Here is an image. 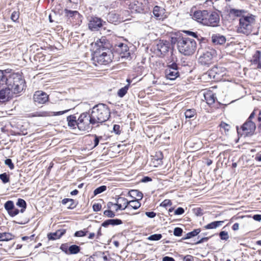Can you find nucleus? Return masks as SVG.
I'll use <instances>...</instances> for the list:
<instances>
[{"instance_id":"43","label":"nucleus","mask_w":261,"mask_h":261,"mask_svg":"<svg viewBox=\"0 0 261 261\" xmlns=\"http://www.w3.org/2000/svg\"><path fill=\"white\" fill-rule=\"evenodd\" d=\"M106 189H107V187L105 186H100V187L96 188L94 190V194L95 195L99 194L104 192L106 190Z\"/></svg>"},{"instance_id":"5","label":"nucleus","mask_w":261,"mask_h":261,"mask_svg":"<svg viewBox=\"0 0 261 261\" xmlns=\"http://www.w3.org/2000/svg\"><path fill=\"white\" fill-rule=\"evenodd\" d=\"M255 21V16L252 14L243 16L240 19L237 32L247 35L250 34L252 32Z\"/></svg>"},{"instance_id":"31","label":"nucleus","mask_w":261,"mask_h":261,"mask_svg":"<svg viewBox=\"0 0 261 261\" xmlns=\"http://www.w3.org/2000/svg\"><path fill=\"white\" fill-rule=\"evenodd\" d=\"M253 62L257 63V67L261 68V51L257 50L253 57Z\"/></svg>"},{"instance_id":"33","label":"nucleus","mask_w":261,"mask_h":261,"mask_svg":"<svg viewBox=\"0 0 261 261\" xmlns=\"http://www.w3.org/2000/svg\"><path fill=\"white\" fill-rule=\"evenodd\" d=\"M13 236L8 232H0V241H8L12 240Z\"/></svg>"},{"instance_id":"14","label":"nucleus","mask_w":261,"mask_h":261,"mask_svg":"<svg viewBox=\"0 0 261 261\" xmlns=\"http://www.w3.org/2000/svg\"><path fill=\"white\" fill-rule=\"evenodd\" d=\"M178 76V72L177 70V65L172 64L171 66H169L168 68L166 70V77L170 80H175Z\"/></svg>"},{"instance_id":"48","label":"nucleus","mask_w":261,"mask_h":261,"mask_svg":"<svg viewBox=\"0 0 261 261\" xmlns=\"http://www.w3.org/2000/svg\"><path fill=\"white\" fill-rule=\"evenodd\" d=\"M182 230L179 227H176L174 229L173 233L175 236L179 237L181 236Z\"/></svg>"},{"instance_id":"38","label":"nucleus","mask_w":261,"mask_h":261,"mask_svg":"<svg viewBox=\"0 0 261 261\" xmlns=\"http://www.w3.org/2000/svg\"><path fill=\"white\" fill-rule=\"evenodd\" d=\"M16 205L19 207H21V209L20 210V212L22 213H23L26 208L27 204L25 201L23 199H18L16 203Z\"/></svg>"},{"instance_id":"16","label":"nucleus","mask_w":261,"mask_h":261,"mask_svg":"<svg viewBox=\"0 0 261 261\" xmlns=\"http://www.w3.org/2000/svg\"><path fill=\"white\" fill-rule=\"evenodd\" d=\"M153 14L155 18L158 20H164L168 16L166 10L162 7L156 6L153 10Z\"/></svg>"},{"instance_id":"17","label":"nucleus","mask_w":261,"mask_h":261,"mask_svg":"<svg viewBox=\"0 0 261 261\" xmlns=\"http://www.w3.org/2000/svg\"><path fill=\"white\" fill-rule=\"evenodd\" d=\"M102 26V20L96 17H92L89 19L88 27L92 31H96Z\"/></svg>"},{"instance_id":"62","label":"nucleus","mask_w":261,"mask_h":261,"mask_svg":"<svg viewBox=\"0 0 261 261\" xmlns=\"http://www.w3.org/2000/svg\"><path fill=\"white\" fill-rule=\"evenodd\" d=\"M232 228L234 231L238 230L239 229V224L238 223H234L233 225Z\"/></svg>"},{"instance_id":"12","label":"nucleus","mask_w":261,"mask_h":261,"mask_svg":"<svg viewBox=\"0 0 261 261\" xmlns=\"http://www.w3.org/2000/svg\"><path fill=\"white\" fill-rule=\"evenodd\" d=\"M256 128L255 123L251 120H247L241 127V129L245 136L252 135Z\"/></svg>"},{"instance_id":"29","label":"nucleus","mask_w":261,"mask_h":261,"mask_svg":"<svg viewBox=\"0 0 261 261\" xmlns=\"http://www.w3.org/2000/svg\"><path fill=\"white\" fill-rule=\"evenodd\" d=\"M67 121H68V125L72 128H74L75 126H77V120H76V117L73 115H70L67 117Z\"/></svg>"},{"instance_id":"49","label":"nucleus","mask_w":261,"mask_h":261,"mask_svg":"<svg viewBox=\"0 0 261 261\" xmlns=\"http://www.w3.org/2000/svg\"><path fill=\"white\" fill-rule=\"evenodd\" d=\"M19 212V211L15 207H13V209L11 210L8 212V214L12 217H14L16 215H18Z\"/></svg>"},{"instance_id":"10","label":"nucleus","mask_w":261,"mask_h":261,"mask_svg":"<svg viewBox=\"0 0 261 261\" xmlns=\"http://www.w3.org/2000/svg\"><path fill=\"white\" fill-rule=\"evenodd\" d=\"M169 43L167 41H160L154 48V53L156 56L162 57L168 53Z\"/></svg>"},{"instance_id":"53","label":"nucleus","mask_w":261,"mask_h":261,"mask_svg":"<svg viewBox=\"0 0 261 261\" xmlns=\"http://www.w3.org/2000/svg\"><path fill=\"white\" fill-rule=\"evenodd\" d=\"M113 132L116 134H117V135L118 134H120V132H121L120 126L119 125H118V124L114 125V126H113Z\"/></svg>"},{"instance_id":"51","label":"nucleus","mask_w":261,"mask_h":261,"mask_svg":"<svg viewBox=\"0 0 261 261\" xmlns=\"http://www.w3.org/2000/svg\"><path fill=\"white\" fill-rule=\"evenodd\" d=\"M5 163L11 169H14V166L11 159H6L5 161Z\"/></svg>"},{"instance_id":"28","label":"nucleus","mask_w":261,"mask_h":261,"mask_svg":"<svg viewBox=\"0 0 261 261\" xmlns=\"http://www.w3.org/2000/svg\"><path fill=\"white\" fill-rule=\"evenodd\" d=\"M224 221H217L212 222L204 226L206 229H216L217 227L221 226L223 223Z\"/></svg>"},{"instance_id":"55","label":"nucleus","mask_w":261,"mask_h":261,"mask_svg":"<svg viewBox=\"0 0 261 261\" xmlns=\"http://www.w3.org/2000/svg\"><path fill=\"white\" fill-rule=\"evenodd\" d=\"M69 111V110H66L65 111H59V112H52L51 115L52 116H58V115H61L66 112H67Z\"/></svg>"},{"instance_id":"25","label":"nucleus","mask_w":261,"mask_h":261,"mask_svg":"<svg viewBox=\"0 0 261 261\" xmlns=\"http://www.w3.org/2000/svg\"><path fill=\"white\" fill-rule=\"evenodd\" d=\"M213 43L216 44H223L226 42V38L224 36L219 34L214 35L212 37Z\"/></svg>"},{"instance_id":"40","label":"nucleus","mask_w":261,"mask_h":261,"mask_svg":"<svg viewBox=\"0 0 261 261\" xmlns=\"http://www.w3.org/2000/svg\"><path fill=\"white\" fill-rule=\"evenodd\" d=\"M5 208L7 211L8 213L10 212L11 210L13 209V207H15L13 202L12 201H7L4 205Z\"/></svg>"},{"instance_id":"39","label":"nucleus","mask_w":261,"mask_h":261,"mask_svg":"<svg viewBox=\"0 0 261 261\" xmlns=\"http://www.w3.org/2000/svg\"><path fill=\"white\" fill-rule=\"evenodd\" d=\"M129 86V84H128L118 90L117 94L120 97H122L126 94L128 90Z\"/></svg>"},{"instance_id":"20","label":"nucleus","mask_w":261,"mask_h":261,"mask_svg":"<svg viewBox=\"0 0 261 261\" xmlns=\"http://www.w3.org/2000/svg\"><path fill=\"white\" fill-rule=\"evenodd\" d=\"M207 14V11H197L194 12L193 15V18L197 22L203 24L204 19H205V15Z\"/></svg>"},{"instance_id":"59","label":"nucleus","mask_w":261,"mask_h":261,"mask_svg":"<svg viewBox=\"0 0 261 261\" xmlns=\"http://www.w3.org/2000/svg\"><path fill=\"white\" fill-rule=\"evenodd\" d=\"M187 34L190 35V36H191L194 38H197V36L196 35V33H195L194 32H191V31H186L185 32Z\"/></svg>"},{"instance_id":"18","label":"nucleus","mask_w":261,"mask_h":261,"mask_svg":"<svg viewBox=\"0 0 261 261\" xmlns=\"http://www.w3.org/2000/svg\"><path fill=\"white\" fill-rule=\"evenodd\" d=\"M14 94L7 87L0 91V101L5 102L13 97Z\"/></svg>"},{"instance_id":"8","label":"nucleus","mask_w":261,"mask_h":261,"mask_svg":"<svg viewBox=\"0 0 261 261\" xmlns=\"http://www.w3.org/2000/svg\"><path fill=\"white\" fill-rule=\"evenodd\" d=\"M205 15L203 25L213 27L218 25L220 22V17L217 13L215 12L209 13L207 11V14Z\"/></svg>"},{"instance_id":"23","label":"nucleus","mask_w":261,"mask_h":261,"mask_svg":"<svg viewBox=\"0 0 261 261\" xmlns=\"http://www.w3.org/2000/svg\"><path fill=\"white\" fill-rule=\"evenodd\" d=\"M89 261H108V258L105 252H99L93 255Z\"/></svg>"},{"instance_id":"46","label":"nucleus","mask_w":261,"mask_h":261,"mask_svg":"<svg viewBox=\"0 0 261 261\" xmlns=\"http://www.w3.org/2000/svg\"><path fill=\"white\" fill-rule=\"evenodd\" d=\"M172 205V202L169 199H165L164 200L161 204L160 206L164 207H166L168 206H171Z\"/></svg>"},{"instance_id":"54","label":"nucleus","mask_w":261,"mask_h":261,"mask_svg":"<svg viewBox=\"0 0 261 261\" xmlns=\"http://www.w3.org/2000/svg\"><path fill=\"white\" fill-rule=\"evenodd\" d=\"M185 210L182 207H178L175 211L174 214L175 215H182L184 213Z\"/></svg>"},{"instance_id":"37","label":"nucleus","mask_w":261,"mask_h":261,"mask_svg":"<svg viewBox=\"0 0 261 261\" xmlns=\"http://www.w3.org/2000/svg\"><path fill=\"white\" fill-rule=\"evenodd\" d=\"M80 251V247L77 245H73L69 247V254H75Z\"/></svg>"},{"instance_id":"6","label":"nucleus","mask_w":261,"mask_h":261,"mask_svg":"<svg viewBox=\"0 0 261 261\" xmlns=\"http://www.w3.org/2000/svg\"><path fill=\"white\" fill-rule=\"evenodd\" d=\"M148 0H132L126 3L128 8L132 11L139 13H144L149 10Z\"/></svg>"},{"instance_id":"60","label":"nucleus","mask_w":261,"mask_h":261,"mask_svg":"<svg viewBox=\"0 0 261 261\" xmlns=\"http://www.w3.org/2000/svg\"><path fill=\"white\" fill-rule=\"evenodd\" d=\"M253 218L254 220L257 221H261V215H255L253 216Z\"/></svg>"},{"instance_id":"11","label":"nucleus","mask_w":261,"mask_h":261,"mask_svg":"<svg viewBox=\"0 0 261 261\" xmlns=\"http://www.w3.org/2000/svg\"><path fill=\"white\" fill-rule=\"evenodd\" d=\"M65 16L68 18L70 21H72L76 24H80L82 22L81 15L77 11L69 10L68 9L64 10Z\"/></svg>"},{"instance_id":"2","label":"nucleus","mask_w":261,"mask_h":261,"mask_svg":"<svg viewBox=\"0 0 261 261\" xmlns=\"http://www.w3.org/2000/svg\"><path fill=\"white\" fill-rule=\"evenodd\" d=\"M105 39L101 38L92 43L94 50L92 59L99 64H107L112 61V53L105 46Z\"/></svg>"},{"instance_id":"15","label":"nucleus","mask_w":261,"mask_h":261,"mask_svg":"<svg viewBox=\"0 0 261 261\" xmlns=\"http://www.w3.org/2000/svg\"><path fill=\"white\" fill-rule=\"evenodd\" d=\"M214 55V50L206 51L199 57V62L203 65H208L211 63Z\"/></svg>"},{"instance_id":"7","label":"nucleus","mask_w":261,"mask_h":261,"mask_svg":"<svg viewBox=\"0 0 261 261\" xmlns=\"http://www.w3.org/2000/svg\"><path fill=\"white\" fill-rule=\"evenodd\" d=\"M93 124L92 117L87 113L82 114L77 119V127L80 130H86L90 128V124Z\"/></svg>"},{"instance_id":"52","label":"nucleus","mask_w":261,"mask_h":261,"mask_svg":"<svg viewBox=\"0 0 261 261\" xmlns=\"http://www.w3.org/2000/svg\"><path fill=\"white\" fill-rule=\"evenodd\" d=\"M60 249L66 254H69V247L66 244H62L60 247Z\"/></svg>"},{"instance_id":"21","label":"nucleus","mask_w":261,"mask_h":261,"mask_svg":"<svg viewBox=\"0 0 261 261\" xmlns=\"http://www.w3.org/2000/svg\"><path fill=\"white\" fill-rule=\"evenodd\" d=\"M204 100L209 105L213 104L216 100V96L215 94L211 91H207L203 94Z\"/></svg>"},{"instance_id":"3","label":"nucleus","mask_w":261,"mask_h":261,"mask_svg":"<svg viewBox=\"0 0 261 261\" xmlns=\"http://www.w3.org/2000/svg\"><path fill=\"white\" fill-rule=\"evenodd\" d=\"M90 115L93 124H96L107 121L110 116V112L106 105L100 103L93 108Z\"/></svg>"},{"instance_id":"9","label":"nucleus","mask_w":261,"mask_h":261,"mask_svg":"<svg viewBox=\"0 0 261 261\" xmlns=\"http://www.w3.org/2000/svg\"><path fill=\"white\" fill-rule=\"evenodd\" d=\"M225 68L221 67L215 66L208 71V76L214 80L219 81L225 74Z\"/></svg>"},{"instance_id":"35","label":"nucleus","mask_w":261,"mask_h":261,"mask_svg":"<svg viewBox=\"0 0 261 261\" xmlns=\"http://www.w3.org/2000/svg\"><path fill=\"white\" fill-rule=\"evenodd\" d=\"M129 193L132 197L136 196L137 199L141 200L143 198V194L137 190H132Z\"/></svg>"},{"instance_id":"32","label":"nucleus","mask_w":261,"mask_h":261,"mask_svg":"<svg viewBox=\"0 0 261 261\" xmlns=\"http://www.w3.org/2000/svg\"><path fill=\"white\" fill-rule=\"evenodd\" d=\"M122 223V221L119 219H110L106 221L102 224V226H106L108 225H116Z\"/></svg>"},{"instance_id":"47","label":"nucleus","mask_w":261,"mask_h":261,"mask_svg":"<svg viewBox=\"0 0 261 261\" xmlns=\"http://www.w3.org/2000/svg\"><path fill=\"white\" fill-rule=\"evenodd\" d=\"M19 16V15L18 12L14 11L11 14V18L13 21L15 22L18 20Z\"/></svg>"},{"instance_id":"26","label":"nucleus","mask_w":261,"mask_h":261,"mask_svg":"<svg viewBox=\"0 0 261 261\" xmlns=\"http://www.w3.org/2000/svg\"><path fill=\"white\" fill-rule=\"evenodd\" d=\"M65 231L63 229L58 230L55 232L50 233L47 237L49 240H55L60 238L65 233Z\"/></svg>"},{"instance_id":"58","label":"nucleus","mask_w":261,"mask_h":261,"mask_svg":"<svg viewBox=\"0 0 261 261\" xmlns=\"http://www.w3.org/2000/svg\"><path fill=\"white\" fill-rule=\"evenodd\" d=\"M145 215L149 218H152L155 216L156 214L153 212H147L145 213Z\"/></svg>"},{"instance_id":"63","label":"nucleus","mask_w":261,"mask_h":261,"mask_svg":"<svg viewBox=\"0 0 261 261\" xmlns=\"http://www.w3.org/2000/svg\"><path fill=\"white\" fill-rule=\"evenodd\" d=\"M184 261H192V256L191 255H187L184 257Z\"/></svg>"},{"instance_id":"36","label":"nucleus","mask_w":261,"mask_h":261,"mask_svg":"<svg viewBox=\"0 0 261 261\" xmlns=\"http://www.w3.org/2000/svg\"><path fill=\"white\" fill-rule=\"evenodd\" d=\"M219 126L220 128V130L221 132L223 130L225 134H227L228 133L230 128V125L224 122H221Z\"/></svg>"},{"instance_id":"27","label":"nucleus","mask_w":261,"mask_h":261,"mask_svg":"<svg viewBox=\"0 0 261 261\" xmlns=\"http://www.w3.org/2000/svg\"><path fill=\"white\" fill-rule=\"evenodd\" d=\"M229 13L231 16L241 17V18L243 16H246L245 14L246 13V11L244 10L230 9Z\"/></svg>"},{"instance_id":"34","label":"nucleus","mask_w":261,"mask_h":261,"mask_svg":"<svg viewBox=\"0 0 261 261\" xmlns=\"http://www.w3.org/2000/svg\"><path fill=\"white\" fill-rule=\"evenodd\" d=\"M196 115V111L194 109H187L185 112L186 118H192Z\"/></svg>"},{"instance_id":"4","label":"nucleus","mask_w":261,"mask_h":261,"mask_svg":"<svg viewBox=\"0 0 261 261\" xmlns=\"http://www.w3.org/2000/svg\"><path fill=\"white\" fill-rule=\"evenodd\" d=\"M177 48L181 54L185 56H190L195 52L196 42L194 39L190 38H179L177 40Z\"/></svg>"},{"instance_id":"64","label":"nucleus","mask_w":261,"mask_h":261,"mask_svg":"<svg viewBox=\"0 0 261 261\" xmlns=\"http://www.w3.org/2000/svg\"><path fill=\"white\" fill-rule=\"evenodd\" d=\"M116 205V203H113L112 202H109L107 204V206L109 208H114L115 210V205Z\"/></svg>"},{"instance_id":"24","label":"nucleus","mask_w":261,"mask_h":261,"mask_svg":"<svg viewBox=\"0 0 261 261\" xmlns=\"http://www.w3.org/2000/svg\"><path fill=\"white\" fill-rule=\"evenodd\" d=\"M119 47L121 50L120 51V56L121 58H128L130 56V53L128 52V48L127 46L123 43H121Z\"/></svg>"},{"instance_id":"50","label":"nucleus","mask_w":261,"mask_h":261,"mask_svg":"<svg viewBox=\"0 0 261 261\" xmlns=\"http://www.w3.org/2000/svg\"><path fill=\"white\" fill-rule=\"evenodd\" d=\"M103 213L105 216L110 218H113L115 216L114 213L110 210L105 211Z\"/></svg>"},{"instance_id":"44","label":"nucleus","mask_w":261,"mask_h":261,"mask_svg":"<svg viewBox=\"0 0 261 261\" xmlns=\"http://www.w3.org/2000/svg\"><path fill=\"white\" fill-rule=\"evenodd\" d=\"M219 236L222 240H227L229 238V235L227 231H222L219 233Z\"/></svg>"},{"instance_id":"1","label":"nucleus","mask_w":261,"mask_h":261,"mask_svg":"<svg viewBox=\"0 0 261 261\" xmlns=\"http://www.w3.org/2000/svg\"><path fill=\"white\" fill-rule=\"evenodd\" d=\"M6 85L14 94L20 93L25 87V81L18 73L10 74L7 70H0V87Z\"/></svg>"},{"instance_id":"13","label":"nucleus","mask_w":261,"mask_h":261,"mask_svg":"<svg viewBox=\"0 0 261 261\" xmlns=\"http://www.w3.org/2000/svg\"><path fill=\"white\" fill-rule=\"evenodd\" d=\"M48 99L47 94L42 91L35 92L33 96L34 102L38 104H43L48 100Z\"/></svg>"},{"instance_id":"45","label":"nucleus","mask_w":261,"mask_h":261,"mask_svg":"<svg viewBox=\"0 0 261 261\" xmlns=\"http://www.w3.org/2000/svg\"><path fill=\"white\" fill-rule=\"evenodd\" d=\"M200 230L199 229H195L194 230H193L190 232H189L187 234V238H191V237L196 236L200 232Z\"/></svg>"},{"instance_id":"56","label":"nucleus","mask_w":261,"mask_h":261,"mask_svg":"<svg viewBox=\"0 0 261 261\" xmlns=\"http://www.w3.org/2000/svg\"><path fill=\"white\" fill-rule=\"evenodd\" d=\"M86 234V232L83 230L77 231L75 233V236L77 237H84L85 236Z\"/></svg>"},{"instance_id":"22","label":"nucleus","mask_w":261,"mask_h":261,"mask_svg":"<svg viewBox=\"0 0 261 261\" xmlns=\"http://www.w3.org/2000/svg\"><path fill=\"white\" fill-rule=\"evenodd\" d=\"M108 19L112 22L123 21L124 20V18L123 17H121L120 14H116L113 12L109 13L108 15Z\"/></svg>"},{"instance_id":"30","label":"nucleus","mask_w":261,"mask_h":261,"mask_svg":"<svg viewBox=\"0 0 261 261\" xmlns=\"http://www.w3.org/2000/svg\"><path fill=\"white\" fill-rule=\"evenodd\" d=\"M139 200L136 199L128 201V205L127 207L128 211L130 210L132 208L137 210L141 206V203L139 201Z\"/></svg>"},{"instance_id":"41","label":"nucleus","mask_w":261,"mask_h":261,"mask_svg":"<svg viewBox=\"0 0 261 261\" xmlns=\"http://www.w3.org/2000/svg\"><path fill=\"white\" fill-rule=\"evenodd\" d=\"M162 238V235L161 234H154L150 236L148 238V240L150 241H158L160 240Z\"/></svg>"},{"instance_id":"42","label":"nucleus","mask_w":261,"mask_h":261,"mask_svg":"<svg viewBox=\"0 0 261 261\" xmlns=\"http://www.w3.org/2000/svg\"><path fill=\"white\" fill-rule=\"evenodd\" d=\"M0 179L4 184L7 183L9 181V176L6 173L0 174Z\"/></svg>"},{"instance_id":"61","label":"nucleus","mask_w":261,"mask_h":261,"mask_svg":"<svg viewBox=\"0 0 261 261\" xmlns=\"http://www.w3.org/2000/svg\"><path fill=\"white\" fill-rule=\"evenodd\" d=\"M163 261H175V260L172 257L169 256H165L163 258Z\"/></svg>"},{"instance_id":"57","label":"nucleus","mask_w":261,"mask_h":261,"mask_svg":"<svg viewBox=\"0 0 261 261\" xmlns=\"http://www.w3.org/2000/svg\"><path fill=\"white\" fill-rule=\"evenodd\" d=\"M101 208V205L98 203H95L93 205V210L95 212L99 211Z\"/></svg>"},{"instance_id":"19","label":"nucleus","mask_w":261,"mask_h":261,"mask_svg":"<svg viewBox=\"0 0 261 261\" xmlns=\"http://www.w3.org/2000/svg\"><path fill=\"white\" fill-rule=\"evenodd\" d=\"M128 205V200L124 197H119L118 198L117 203L115 205V210L118 211V210H123L125 209L127 210Z\"/></svg>"}]
</instances>
